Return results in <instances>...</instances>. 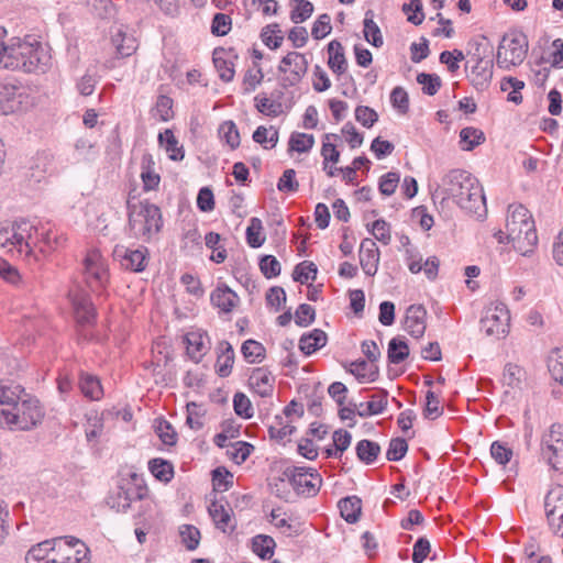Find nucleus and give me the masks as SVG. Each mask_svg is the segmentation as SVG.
Returning a JSON list of instances; mask_svg holds the SVG:
<instances>
[{
  "label": "nucleus",
  "mask_w": 563,
  "mask_h": 563,
  "mask_svg": "<svg viewBox=\"0 0 563 563\" xmlns=\"http://www.w3.org/2000/svg\"><path fill=\"white\" fill-rule=\"evenodd\" d=\"M525 371L516 364H507L504 369L503 380L504 384L511 388L520 387L525 378Z\"/></svg>",
  "instance_id": "58"
},
{
  "label": "nucleus",
  "mask_w": 563,
  "mask_h": 563,
  "mask_svg": "<svg viewBox=\"0 0 563 563\" xmlns=\"http://www.w3.org/2000/svg\"><path fill=\"white\" fill-rule=\"evenodd\" d=\"M34 225L26 221L0 224V249L13 257L31 262L32 234Z\"/></svg>",
  "instance_id": "5"
},
{
  "label": "nucleus",
  "mask_w": 563,
  "mask_h": 563,
  "mask_svg": "<svg viewBox=\"0 0 563 563\" xmlns=\"http://www.w3.org/2000/svg\"><path fill=\"white\" fill-rule=\"evenodd\" d=\"M285 475L298 495L311 497L317 495L321 487L322 478L313 468L294 467L287 470Z\"/></svg>",
  "instance_id": "11"
},
{
  "label": "nucleus",
  "mask_w": 563,
  "mask_h": 563,
  "mask_svg": "<svg viewBox=\"0 0 563 563\" xmlns=\"http://www.w3.org/2000/svg\"><path fill=\"white\" fill-rule=\"evenodd\" d=\"M241 352L246 362L256 363L265 358L266 351L262 343L250 339L243 342Z\"/></svg>",
  "instance_id": "47"
},
{
  "label": "nucleus",
  "mask_w": 563,
  "mask_h": 563,
  "mask_svg": "<svg viewBox=\"0 0 563 563\" xmlns=\"http://www.w3.org/2000/svg\"><path fill=\"white\" fill-rule=\"evenodd\" d=\"M510 316L507 307L497 303L488 307L481 319V330L487 336H505L508 333Z\"/></svg>",
  "instance_id": "12"
},
{
  "label": "nucleus",
  "mask_w": 563,
  "mask_h": 563,
  "mask_svg": "<svg viewBox=\"0 0 563 563\" xmlns=\"http://www.w3.org/2000/svg\"><path fill=\"white\" fill-rule=\"evenodd\" d=\"M254 446L252 444L244 441H238L230 445L227 453L234 463L242 464L251 455Z\"/></svg>",
  "instance_id": "52"
},
{
  "label": "nucleus",
  "mask_w": 563,
  "mask_h": 563,
  "mask_svg": "<svg viewBox=\"0 0 563 563\" xmlns=\"http://www.w3.org/2000/svg\"><path fill=\"white\" fill-rule=\"evenodd\" d=\"M53 540H45L32 547L26 553L27 563H47L51 554Z\"/></svg>",
  "instance_id": "41"
},
{
  "label": "nucleus",
  "mask_w": 563,
  "mask_h": 563,
  "mask_svg": "<svg viewBox=\"0 0 563 563\" xmlns=\"http://www.w3.org/2000/svg\"><path fill=\"white\" fill-rule=\"evenodd\" d=\"M544 508L547 518L563 516V487L552 488L545 496Z\"/></svg>",
  "instance_id": "32"
},
{
  "label": "nucleus",
  "mask_w": 563,
  "mask_h": 563,
  "mask_svg": "<svg viewBox=\"0 0 563 563\" xmlns=\"http://www.w3.org/2000/svg\"><path fill=\"white\" fill-rule=\"evenodd\" d=\"M129 227L134 238L145 242L157 234L163 225L161 210L148 201L128 203Z\"/></svg>",
  "instance_id": "6"
},
{
  "label": "nucleus",
  "mask_w": 563,
  "mask_h": 563,
  "mask_svg": "<svg viewBox=\"0 0 563 563\" xmlns=\"http://www.w3.org/2000/svg\"><path fill=\"white\" fill-rule=\"evenodd\" d=\"M236 58V54L231 48L218 47L213 51V64L222 81L230 82L233 80L235 75L234 59Z\"/></svg>",
  "instance_id": "20"
},
{
  "label": "nucleus",
  "mask_w": 563,
  "mask_h": 563,
  "mask_svg": "<svg viewBox=\"0 0 563 563\" xmlns=\"http://www.w3.org/2000/svg\"><path fill=\"white\" fill-rule=\"evenodd\" d=\"M112 255L123 269L133 273L145 271L150 261V252L142 245L137 249L115 245Z\"/></svg>",
  "instance_id": "14"
},
{
  "label": "nucleus",
  "mask_w": 563,
  "mask_h": 563,
  "mask_svg": "<svg viewBox=\"0 0 563 563\" xmlns=\"http://www.w3.org/2000/svg\"><path fill=\"white\" fill-rule=\"evenodd\" d=\"M509 88L512 90L509 92L507 100L516 104L522 102L521 90L525 88V82L515 77H504L500 81V89L507 91Z\"/></svg>",
  "instance_id": "44"
},
{
  "label": "nucleus",
  "mask_w": 563,
  "mask_h": 563,
  "mask_svg": "<svg viewBox=\"0 0 563 563\" xmlns=\"http://www.w3.org/2000/svg\"><path fill=\"white\" fill-rule=\"evenodd\" d=\"M409 355V346L406 341L394 338L388 344V361L393 364L404 362Z\"/></svg>",
  "instance_id": "48"
},
{
  "label": "nucleus",
  "mask_w": 563,
  "mask_h": 563,
  "mask_svg": "<svg viewBox=\"0 0 563 563\" xmlns=\"http://www.w3.org/2000/svg\"><path fill=\"white\" fill-rule=\"evenodd\" d=\"M262 221L258 218H252L246 229V241L251 247H260L265 238L262 235Z\"/></svg>",
  "instance_id": "57"
},
{
  "label": "nucleus",
  "mask_w": 563,
  "mask_h": 563,
  "mask_svg": "<svg viewBox=\"0 0 563 563\" xmlns=\"http://www.w3.org/2000/svg\"><path fill=\"white\" fill-rule=\"evenodd\" d=\"M148 470L152 475L164 483H168L174 477V466L170 462L163 459H153L148 462Z\"/></svg>",
  "instance_id": "36"
},
{
  "label": "nucleus",
  "mask_w": 563,
  "mask_h": 563,
  "mask_svg": "<svg viewBox=\"0 0 563 563\" xmlns=\"http://www.w3.org/2000/svg\"><path fill=\"white\" fill-rule=\"evenodd\" d=\"M82 265L87 285L93 291L104 289L109 283L110 275L107 261L100 251L97 249L87 251Z\"/></svg>",
  "instance_id": "9"
},
{
  "label": "nucleus",
  "mask_w": 563,
  "mask_h": 563,
  "mask_svg": "<svg viewBox=\"0 0 563 563\" xmlns=\"http://www.w3.org/2000/svg\"><path fill=\"white\" fill-rule=\"evenodd\" d=\"M151 164H153L151 155H146L142 159V173L141 178L143 183V188L145 191L154 190L158 187L161 177L156 174L152 168Z\"/></svg>",
  "instance_id": "39"
},
{
  "label": "nucleus",
  "mask_w": 563,
  "mask_h": 563,
  "mask_svg": "<svg viewBox=\"0 0 563 563\" xmlns=\"http://www.w3.org/2000/svg\"><path fill=\"white\" fill-rule=\"evenodd\" d=\"M147 493L145 486L131 482L120 485L107 499V504L118 512H125L132 501L142 499Z\"/></svg>",
  "instance_id": "15"
},
{
  "label": "nucleus",
  "mask_w": 563,
  "mask_h": 563,
  "mask_svg": "<svg viewBox=\"0 0 563 563\" xmlns=\"http://www.w3.org/2000/svg\"><path fill=\"white\" fill-rule=\"evenodd\" d=\"M253 140L264 148H273L278 142V131L274 126L267 129L261 125L254 131Z\"/></svg>",
  "instance_id": "46"
},
{
  "label": "nucleus",
  "mask_w": 563,
  "mask_h": 563,
  "mask_svg": "<svg viewBox=\"0 0 563 563\" xmlns=\"http://www.w3.org/2000/svg\"><path fill=\"white\" fill-rule=\"evenodd\" d=\"M364 24V37L365 40L375 47H380L384 44L380 29L374 21L373 10L365 12Z\"/></svg>",
  "instance_id": "33"
},
{
  "label": "nucleus",
  "mask_w": 563,
  "mask_h": 563,
  "mask_svg": "<svg viewBox=\"0 0 563 563\" xmlns=\"http://www.w3.org/2000/svg\"><path fill=\"white\" fill-rule=\"evenodd\" d=\"M541 455L555 471L563 473V426L553 423L541 438Z\"/></svg>",
  "instance_id": "10"
},
{
  "label": "nucleus",
  "mask_w": 563,
  "mask_h": 563,
  "mask_svg": "<svg viewBox=\"0 0 563 563\" xmlns=\"http://www.w3.org/2000/svg\"><path fill=\"white\" fill-rule=\"evenodd\" d=\"M278 69L282 73L289 71L287 80L290 85H296L307 73L308 62L303 54L290 52L282 59Z\"/></svg>",
  "instance_id": "16"
},
{
  "label": "nucleus",
  "mask_w": 563,
  "mask_h": 563,
  "mask_svg": "<svg viewBox=\"0 0 563 563\" xmlns=\"http://www.w3.org/2000/svg\"><path fill=\"white\" fill-rule=\"evenodd\" d=\"M255 107L258 112L268 115L277 117L279 113L280 104L275 103L265 93H260L254 98Z\"/></svg>",
  "instance_id": "64"
},
{
  "label": "nucleus",
  "mask_w": 563,
  "mask_h": 563,
  "mask_svg": "<svg viewBox=\"0 0 563 563\" xmlns=\"http://www.w3.org/2000/svg\"><path fill=\"white\" fill-rule=\"evenodd\" d=\"M249 384L261 397H268L273 394L275 377L267 368L257 367L252 371Z\"/></svg>",
  "instance_id": "22"
},
{
  "label": "nucleus",
  "mask_w": 563,
  "mask_h": 563,
  "mask_svg": "<svg viewBox=\"0 0 563 563\" xmlns=\"http://www.w3.org/2000/svg\"><path fill=\"white\" fill-rule=\"evenodd\" d=\"M208 512L216 527L222 532H232L235 529L233 510L228 503L213 500L208 507Z\"/></svg>",
  "instance_id": "17"
},
{
  "label": "nucleus",
  "mask_w": 563,
  "mask_h": 563,
  "mask_svg": "<svg viewBox=\"0 0 563 563\" xmlns=\"http://www.w3.org/2000/svg\"><path fill=\"white\" fill-rule=\"evenodd\" d=\"M186 341L189 356L198 362L207 351V344L203 335L192 332L187 334Z\"/></svg>",
  "instance_id": "49"
},
{
  "label": "nucleus",
  "mask_w": 563,
  "mask_h": 563,
  "mask_svg": "<svg viewBox=\"0 0 563 563\" xmlns=\"http://www.w3.org/2000/svg\"><path fill=\"white\" fill-rule=\"evenodd\" d=\"M427 310L422 305H411L406 310L404 329L413 338L423 336L427 328Z\"/></svg>",
  "instance_id": "18"
},
{
  "label": "nucleus",
  "mask_w": 563,
  "mask_h": 563,
  "mask_svg": "<svg viewBox=\"0 0 563 563\" xmlns=\"http://www.w3.org/2000/svg\"><path fill=\"white\" fill-rule=\"evenodd\" d=\"M159 145L163 146L172 161H181L185 156L184 148L178 144V140L173 131L166 129L158 134Z\"/></svg>",
  "instance_id": "30"
},
{
  "label": "nucleus",
  "mask_w": 563,
  "mask_h": 563,
  "mask_svg": "<svg viewBox=\"0 0 563 563\" xmlns=\"http://www.w3.org/2000/svg\"><path fill=\"white\" fill-rule=\"evenodd\" d=\"M69 301L73 306L74 316L79 327V331H84L95 324L96 309L90 300L89 295L82 289L75 288L68 292Z\"/></svg>",
  "instance_id": "13"
},
{
  "label": "nucleus",
  "mask_w": 563,
  "mask_h": 563,
  "mask_svg": "<svg viewBox=\"0 0 563 563\" xmlns=\"http://www.w3.org/2000/svg\"><path fill=\"white\" fill-rule=\"evenodd\" d=\"M328 53H329V60L328 65L329 68L338 75H342L347 69V62L344 55V48L342 44L333 40L328 44Z\"/></svg>",
  "instance_id": "29"
},
{
  "label": "nucleus",
  "mask_w": 563,
  "mask_h": 563,
  "mask_svg": "<svg viewBox=\"0 0 563 563\" xmlns=\"http://www.w3.org/2000/svg\"><path fill=\"white\" fill-rule=\"evenodd\" d=\"M423 4L421 0H410L409 3L402 5V11L408 15V21L415 25L423 22Z\"/></svg>",
  "instance_id": "63"
},
{
  "label": "nucleus",
  "mask_w": 563,
  "mask_h": 563,
  "mask_svg": "<svg viewBox=\"0 0 563 563\" xmlns=\"http://www.w3.org/2000/svg\"><path fill=\"white\" fill-rule=\"evenodd\" d=\"M340 136L338 134L328 133L324 135V141L321 148V155L323 157V169H327L328 163H338L340 159V152L336 150L335 144L330 142L331 140L338 141Z\"/></svg>",
  "instance_id": "45"
},
{
  "label": "nucleus",
  "mask_w": 563,
  "mask_h": 563,
  "mask_svg": "<svg viewBox=\"0 0 563 563\" xmlns=\"http://www.w3.org/2000/svg\"><path fill=\"white\" fill-rule=\"evenodd\" d=\"M261 40L271 49H277L280 47L284 41V35L279 24L272 23L264 26L261 32Z\"/></svg>",
  "instance_id": "40"
},
{
  "label": "nucleus",
  "mask_w": 563,
  "mask_h": 563,
  "mask_svg": "<svg viewBox=\"0 0 563 563\" xmlns=\"http://www.w3.org/2000/svg\"><path fill=\"white\" fill-rule=\"evenodd\" d=\"M111 42L115 47L117 55L120 57L131 56L137 48L136 38L121 27H117L112 32Z\"/></svg>",
  "instance_id": "25"
},
{
  "label": "nucleus",
  "mask_w": 563,
  "mask_h": 563,
  "mask_svg": "<svg viewBox=\"0 0 563 563\" xmlns=\"http://www.w3.org/2000/svg\"><path fill=\"white\" fill-rule=\"evenodd\" d=\"M417 81L422 85V90L428 96H434L441 87V79L435 74L421 73L417 76Z\"/></svg>",
  "instance_id": "62"
},
{
  "label": "nucleus",
  "mask_w": 563,
  "mask_h": 563,
  "mask_svg": "<svg viewBox=\"0 0 563 563\" xmlns=\"http://www.w3.org/2000/svg\"><path fill=\"white\" fill-rule=\"evenodd\" d=\"M179 536L183 544L187 550L192 551L197 549L200 542V531L198 528L191 525H184L179 529Z\"/></svg>",
  "instance_id": "56"
},
{
  "label": "nucleus",
  "mask_w": 563,
  "mask_h": 563,
  "mask_svg": "<svg viewBox=\"0 0 563 563\" xmlns=\"http://www.w3.org/2000/svg\"><path fill=\"white\" fill-rule=\"evenodd\" d=\"M369 401L366 404H361L360 407L366 406V410H358V416L361 417H369L374 415L382 413L387 406L388 393L385 389H379L376 394H374Z\"/></svg>",
  "instance_id": "34"
},
{
  "label": "nucleus",
  "mask_w": 563,
  "mask_h": 563,
  "mask_svg": "<svg viewBox=\"0 0 563 563\" xmlns=\"http://www.w3.org/2000/svg\"><path fill=\"white\" fill-rule=\"evenodd\" d=\"M45 415L40 399L26 393L10 411H0V426L11 431H31L43 423Z\"/></svg>",
  "instance_id": "4"
},
{
  "label": "nucleus",
  "mask_w": 563,
  "mask_h": 563,
  "mask_svg": "<svg viewBox=\"0 0 563 563\" xmlns=\"http://www.w3.org/2000/svg\"><path fill=\"white\" fill-rule=\"evenodd\" d=\"M339 509L345 521L354 523L361 516L362 500L356 496L345 497L339 501Z\"/></svg>",
  "instance_id": "31"
},
{
  "label": "nucleus",
  "mask_w": 563,
  "mask_h": 563,
  "mask_svg": "<svg viewBox=\"0 0 563 563\" xmlns=\"http://www.w3.org/2000/svg\"><path fill=\"white\" fill-rule=\"evenodd\" d=\"M443 198L452 199L468 213L482 216L486 211L483 188L475 177L461 169L449 172L442 179Z\"/></svg>",
  "instance_id": "2"
},
{
  "label": "nucleus",
  "mask_w": 563,
  "mask_h": 563,
  "mask_svg": "<svg viewBox=\"0 0 563 563\" xmlns=\"http://www.w3.org/2000/svg\"><path fill=\"white\" fill-rule=\"evenodd\" d=\"M314 145V137L312 134L294 132L288 142V150L290 152L307 153Z\"/></svg>",
  "instance_id": "43"
},
{
  "label": "nucleus",
  "mask_w": 563,
  "mask_h": 563,
  "mask_svg": "<svg viewBox=\"0 0 563 563\" xmlns=\"http://www.w3.org/2000/svg\"><path fill=\"white\" fill-rule=\"evenodd\" d=\"M356 455L364 464H373L380 453V446L377 442L363 439L355 446Z\"/></svg>",
  "instance_id": "35"
},
{
  "label": "nucleus",
  "mask_w": 563,
  "mask_h": 563,
  "mask_svg": "<svg viewBox=\"0 0 563 563\" xmlns=\"http://www.w3.org/2000/svg\"><path fill=\"white\" fill-rule=\"evenodd\" d=\"M317 272L318 269L314 263L303 261L295 267L292 277L296 282H299L300 284H306L309 280L316 279Z\"/></svg>",
  "instance_id": "50"
},
{
  "label": "nucleus",
  "mask_w": 563,
  "mask_h": 563,
  "mask_svg": "<svg viewBox=\"0 0 563 563\" xmlns=\"http://www.w3.org/2000/svg\"><path fill=\"white\" fill-rule=\"evenodd\" d=\"M81 393L91 400L101 398L103 390L99 379L89 374H81L79 380Z\"/></svg>",
  "instance_id": "37"
},
{
  "label": "nucleus",
  "mask_w": 563,
  "mask_h": 563,
  "mask_svg": "<svg viewBox=\"0 0 563 563\" xmlns=\"http://www.w3.org/2000/svg\"><path fill=\"white\" fill-rule=\"evenodd\" d=\"M210 299L212 305L224 313L232 312L240 302L236 292L230 289L225 284L218 285L211 292Z\"/></svg>",
  "instance_id": "23"
},
{
  "label": "nucleus",
  "mask_w": 563,
  "mask_h": 563,
  "mask_svg": "<svg viewBox=\"0 0 563 563\" xmlns=\"http://www.w3.org/2000/svg\"><path fill=\"white\" fill-rule=\"evenodd\" d=\"M296 7L290 12V20L294 23H300L309 19L313 12V5L307 0H290Z\"/></svg>",
  "instance_id": "59"
},
{
  "label": "nucleus",
  "mask_w": 563,
  "mask_h": 563,
  "mask_svg": "<svg viewBox=\"0 0 563 563\" xmlns=\"http://www.w3.org/2000/svg\"><path fill=\"white\" fill-rule=\"evenodd\" d=\"M275 547L276 543L269 536L257 534L252 539V549L262 559H271Z\"/></svg>",
  "instance_id": "42"
},
{
  "label": "nucleus",
  "mask_w": 563,
  "mask_h": 563,
  "mask_svg": "<svg viewBox=\"0 0 563 563\" xmlns=\"http://www.w3.org/2000/svg\"><path fill=\"white\" fill-rule=\"evenodd\" d=\"M26 393L19 384H0V411H10Z\"/></svg>",
  "instance_id": "27"
},
{
  "label": "nucleus",
  "mask_w": 563,
  "mask_h": 563,
  "mask_svg": "<svg viewBox=\"0 0 563 563\" xmlns=\"http://www.w3.org/2000/svg\"><path fill=\"white\" fill-rule=\"evenodd\" d=\"M493 67L492 59H484L478 56L468 75L473 86L477 89L487 87L493 78Z\"/></svg>",
  "instance_id": "24"
},
{
  "label": "nucleus",
  "mask_w": 563,
  "mask_h": 563,
  "mask_svg": "<svg viewBox=\"0 0 563 563\" xmlns=\"http://www.w3.org/2000/svg\"><path fill=\"white\" fill-rule=\"evenodd\" d=\"M67 241V238L55 227L47 224H41L40 227L34 225V232L32 234L31 246V261H38L36 251L42 255L46 256L52 252L63 247Z\"/></svg>",
  "instance_id": "8"
},
{
  "label": "nucleus",
  "mask_w": 563,
  "mask_h": 563,
  "mask_svg": "<svg viewBox=\"0 0 563 563\" xmlns=\"http://www.w3.org/2000/svg\"><path fill=\"white\" fill-rule=\"evenodd\" d=\"M205 413H206V410L202 408L201 405H198L196 402H189L187 405L186 423L192 430L201 429L203 427L202 418H203Z\"/></svg>",
  "instance_id": "61"
},
{
  "label": "nucleus",
  "mask_w": 563,
  "mask_h": 563,
  "mask_svg": "<svg viewBox=\"0 0 563 563\" xmlns=\"http://www.w3.org/2000/svg\"><path fill=\"white\" fill-rule=\"evenodd\" d=\"M507 243L521 255L531 254L538 244V234L531 212L521 203L508 206L507 218Z\"/></svg>",
  "instance_id": "3"
},
{
  "label": "nucleus",
  "mask_w": 563,
  "mask_h": 563,
  "mask_svg": "<svg viewBox=\"0 0 563 563\" xmlns=\"http://www.w3.org/2000/svg\"><path fill=\"white\" fill-rule=\"evenodd\" d=\"M529 42L520 31H510L501 37L496 55L497 66L509 70L523 63L528 54Z\"/></svg>",
  "instance_id": "7"
},
{
  "label": "nucleus",
  "mask_w": 563,
  "mask_h": 563,
  "mask_svg": "<svg viewBox=\"0 0 563 563\" xmlns=\"http://www.w3.org/2000/svg\"><path fill=\"white\" fill-rule=\"evenodd\" d=\"M379 250L372 239H364L360 246V264L367 276H374L378 269Z\"/></svg>",
  "instance_id": "21"
},
{
  "label": "nucleus",
  "mask_w": 563,
  "mask_h": 563,
  "mask_svg": "<svg viewBox=\"0 0 563 563\" xmlns=\"http://www.w3.org/2000/svg\"><path fill=\"white\" fill-rule=\"evenodd\" d=\"M7 30L0 26V67L24 73H45L49 67L51 55L37 42L13 37L4 43Z\"/></svg>",
  "instance_id": "1"
},
{
  "label": "nucleus",
  "mask_w": 563,
  "mask_h": 563,
  "mask_svg": "<svg viewBox=\"0 0 563 563\" xmlns=\"http://www.w3.org/2000/svg\"><path fill=\"white\" fill-rule=\"evenodd\" d=\"M234 364V350L228 341L218 344V357L216 369L219 376L227 377L231 374Z\"/></svg>",
  "instance_id": "26"
},
{
  "label": "nucleus",
  "mask_w": 563,
  "mask_h": 563,
  "mask_svg": "<svg viewBox=\"0 0 563 563\" xmlns=\"http://www.w3.org/2000/svg\"><path fill=\"white\" fill-rule=\"evenodd\" d=\"M219 134L232 150L239 147L241 142L240 133L233 121H224L219 128Z\"/></svg>",
  "instance_id": "55"
},
{
  "label": "nucleus",
  "mask_w": 563,
  "mask_h": 563,
  "mask_svg": "<svg viewBox=\"0 0 563 563\" xmlns=\"http://www.w3.org/2000/svg\"><path fill=\"white\" fill-rule=\"evenodd\" d=\"M484 142L485 135L479 129L467 126L460 132V143L464 151H472Z\"/></svg>",
  "instance_id": "38"
},
{
  "label": "nucleus",
  "mask_w": 563,
  "mask_h": 563,
  "mask_svg": "<svg viewBox=\"0 0 563 563\" xmlns=\"http://www.w3.org/2000/svg\"><path fill=\"white\" fill-rule=\"evenodd\" d=\"M350 373L353 374L360 382H364L365 379L369 382H375L378 376V369L368 371V364L364 360L352 362L350 365Z\"/></svg>",
  "instance_id": "53"
},
{
  "label": "nucleus",
  "mask_w": 563,
  "mask_h": 563,
  "mask_svg": "<svg viewBox=\"0 0 563 563\" xmlns=\"http://www.w3.org/2000/svg\"><path fill=\"white\" fill-rule=\"evenodd\" d=\"M295 431V427L290 422L285 421L284 417L276 416L275 421L269 426L268 432L273 439L284 440L291 435Z\"/></svg>",
  "instance_id": "54"
},
{
  "label": "nucleus",
  "mask_w": 563,
  "mask_h": 563,
  "mask_svg": "<svg viewBox=\"0 0 563 563\" xmlns=\"http://www.w3.org/2000/svg\"><path fill=\"white\" fill-rule=\"evenodd\" d=\"M328 336L321 329H313L309 333L301 335L299 340V349L306 355H311L327 344Z\"/></svg>",
  "instance_id": "28"
},
{
  "label": "nucleus",
  "mask_w": 563,
  "mask_h": 563,
  "mask_svg": "<svg viewBox=\"0 0 563 563\" xmlns=\"http://www.w3.org/2000/svg\"><path fill=\"white\" fill-rule=\"evenodd\" d=\"M232 484L233 475L224 467H217L212 471V485L214 490L225 492Z\"/></svg>",
  "instance_id": "60"
},
{
  "label": "nucleus",
  "mask_w": 563,
  "mask_h": 563,
  "mask_svg": "<svg viewBox=\"0 0 563 563\" xmlns=\"http://www.w3.org/2000/svg\"><path fill=\"white\" fill-rule=\"evenodd\" d=\"M23 95L13 84L0 82V114L8 115L22 109Z\"/></svg>",
  "instance_id": "19"
},
{
  "label": "nucleus",
  "mask_w": 563,
  "mask_h": 563,
  "mask_svg": "<svg viewBox=\"0 0 563 563\" xmlns=\"http://www.w3.org/2000/svg\"><path fill=\"white\" fill-rule=\"evenodd\" d=\"M548 367L553 379L563 386V347L552 351Z\"/></svg>",
  "instance_id": "51"
}]
</instances>
